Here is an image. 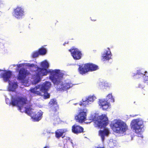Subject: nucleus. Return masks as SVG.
I'll return each instance as SVG.
<instances>
[{
  "label": "nucleus",
  "instance_id": "3",
  "mask_svg": "<svg viewBox=\"0 0 148 148\" xmlns=\"http://www.w3.org/2000/svg\"><path fill=\"white\" fill-rule=\"evenodd\" d=\"M51 84L49 82H46L41 85H38L31 89L32 93L41 96H43L45 99H48L50 97V94L47 92Z\"/></svg>",
  "mask_w": 148,
  "mask_h": 148
},
{
  "label": "nucleus",
  "instance_id": "15",
  "mask_svg": "<svg viewBox=\"0 0 148 148\" xmlns=\"http://www.w3.org/2000/svg\"><path fill=\"white\" fill-rule=\"evenodd\" d=\"M109 133V131L107 129H105L104 130H100L99 131V135L101 136L103 141L104 139L105 136H108Z\"/></svg>",
  "mask_w": 148,
  "mask_h": 148
},
{
  "label": "nucleus",
  "instance_id": "16",
  "mask_svg": "<svg viewBox=\"0 0 148 148\" xmlns=\"http://www.w3.org/2000/svg\"><path fill=\"white\" fill-rule=\"evenodd\" d=\"M66 131V130L64 129H58L55 132V136L57 138L59 139Z\"/></svg>",
  "mask_w": 148,
  "mask_h": 148
},
{
  "label": "nucleus",
  "instance_id": "23",
  "mask_svg": "<svg viewBox=\"0 0 148 148\" xmlns=\"http://www.w3.org/2000/svg\"><path fill=\"white\" fill-rule=\"evenodd\" d=\"M38 52L40 55H45L46 53L47 50L45 48L42 47L39 49Z\"/></svg>",
  "mask_w": 148,
  "mask_h": 148
},
{
  "label": "nucleus",
  "instance_id": "7",
  "mask_svg": "<svg viewBox=\"0 0 148 148\" xmlns=\"http://www.w3.org/2000/svg\"><path fill=\"white\" fill-rule=\"evenodd\" d=\"M27 99L23 97H18L14 99L11 101L12 105L13 106L16 105L19 108V110L21 112L22 108L23 106L26 103Z\"/></svg>",
  "mask_w": 148,
  "mask_h": 148
},
{
  "label": "nucleus",
  "instance_id": "31",
  "mask_svg": "<svg viewBox=\"0 0 148 148\" xmlns=\"http://www.w3.org/2000/svg\"><path fill=\"white\" fill-rule=\"evenodd\" d=\"M68 43V42H67V43L64 42V43L63 44V45H64L66 44H67Z\"/></svg>",
  "mask_w": 148,
  "mask_h": 148
},
{
  "label": "nucleus",
  "instance_id": "4",
  "mask_svg": "<svg viewBox=\"0 0 148 148\" xmlns=\"http://www.w3.org/2000/svg\"><path fill=\"white\" fill-rule=\"evenodd\" d=\"M98 69L97 65L89 63L79 65L77 70L79 74L83 75H85L88 72L94 71Z\"/></svg>",
  "mask_w": 148,
  "mask_h": 148
},
{
  "label": "nucleus",
  "instance_id": "19",
  "mask_svg": "<svg viewBox=\"0 0 148 148\" xmlns=\"http://www.w3.org/2000/svg\"><path fill=\"white\" fill-rule=\"evenodd\" d=\"M141 72L139 71H138L137 73L136 74L138 75H144L145 76V77L144 79V82L145 83H147L148 85V72L147 73V71H145L144 72L143 71H141Z\"/></svg>",
  "mask_w": 148,
  "mask_h": 148
},
{
  "label": "nucleus",
  "instance_id": "6",
  "mask_svg": "<svg viewBox=\"0 0 148 148\" xmlns=\"http://www.w3.org/2000/svg\"><path fill=\"white\" fill-rule=\"evenodd\" d=\"M131 127L136 133H139L142 131L143 127V123L137 119L133 120L131 123Z\"/></svg>",
  "mask_w": 148,
  "mask_h": 148
},
{
  "label": "nucleus",
  "instance_id": "30",
  "mask_svg": "<svg viewBox=\"0 0 148 148\" xmlns=\"http://www.w3.org/2000/svg\"><path fill=\"white\" fill-rule=\"evenodd\" d=\"M96 148H105L104 147H97Z\"/></svg>",
  "mask_w": 148,
  "mask_h": 148
},
{
  "label": "nucleus",
  "instance_id": "1",
  "mask_svg": "<svg viewBox=\"0 0 148 148\" xmlns=\"http://www.w3.org/2000/svg\"><path fill=\"white\" fill-rule=\"evenodd\" d=\"M40 66L42 68L37 67L36 73L32 76L33 84H36L40 81V76L46 75L49 73L50 74L49 79L55 85L61 84V80L63 78L64 74L61 72L60 70H49L48 71L47 69L49 67V65L46 60L41 63Z\"/></svg>",
  "mask_w": 148,
  "mask_h": 148
},
{
  "label": "nucleus",
  "instance_id": "10",
  "mask_svg": "<svg viewBox=\"0 0 148 148\" xmlns=\"http://www.w3.org/2000/svg\"><path fill=\"white\" fill-rule=\"evenodd\" d=\"M74 59L78 60L81 58L82 54L81 52L77 48H71L69 50Z\"/></svg>",
  "mask_w": 148,
  "mask_h": 148
},
{
  "label": "nucleus",
  "instance_id": "21",
  "mask_svg": "<svg viewBox=\"0 0 148 148\" xmlns=\"http://www.w3.org/2000/svg\"><path fill=\"white\" fill-rule=\"evenodd\" d=\"M88 101L85 98V99H82V101L80 102L79 105L80 106L83 107H86L87 105H88Z\"/></svg>",
  "mask_w": 148,
  "mask_h": 148
},
{
  "label": "nucleus",
  "instance_id": "18",
  "mask_svg": "<svg viewBox=\"0 0 148 148\" xmlns=\"http://www.w3.org/2000/svg\"><path fill=\"white\" fill-rule=\"evenodd\" d=\"M59 108V107L58 105L50 107V111L51 114L53 116L58 114V111Z\"/></svg>",
  "mask_w": 148,
  "mask_h": 148
},
{
  "label": "nucleus",
  "instance_id": "12",
  "mask_svg": "<svg viewBox=\"0 0 148 148\" xmlns=\"http://www.w3.org/2000/svg\"><path fill=\"white\" fill-rule=\"evenodd\" d=\"M99 104L104 110H106L110 106L109 103L107 101L104 99H100Z\"/></svg>",
  "mask_w": 148,
  "mask_h": 148
},
{
  "label": "nucleus",
  "instance_id": "17",
  "mask_svg": "<svg viewBox=\"0 0 148 148\" xmlns=\"http://www.w3.org/2000/svg\"><path fill=\"white\" fill-rule=\"evenodd\" d=\"M18 87L17 82H11L9 83L8 90L9 91H14Z\"/></svg>",
  "mask_w": 148,
  "mask_h": 148
},
{
  "label": "nucleus",
  "instance_id": "13",
  "mask_svg": "<svg viewBox=\"0 0 148 148\" xmlns=\"http://www.w3.org/2000/svg\"><path fill=\"white\" fill-rule=\"evenodd\" d=\"M111 53L109 48H108L107 50H105L102 56V60L103 61L108 60L111 58Z\"/></svg>",
  "mask_w": 148,
  "mask_h": 148
},
{
  "label": "nucleus",
  "instance_id": "29",
  "mask_svg": "<svg viewBox=\"0 0 148 148\" xmlns=\"http://www.w3.org/2000/svg\"><path fill=\"white\" fill-rule=\"evenodd\" d=\"M22 66V64H20L18 65V67H21Z\"/></svg>",
  "mask_w": 148,
  "mask_h": 148
},
{
  "label": "nucleus",
  "instance_id": "11",
  "mask_svg": "<svg viewBox=\"0 0 148 148\" xmlns=\"http://www.w3.org/2000/svg\"><path fill=\"white\" fill-rule=\"evenodd\" d=\"M72 132L76 134H78L84 132V128L81 126L75 124L72 127Z\"/></svg>",
  "mask_w": 148,
  "mask_h": 148
},
{
  "label": "nucleus",
  "instance_id": "24",
  "mask_svg": "<svg viewBox=\"0 0 148 148\" xmlns=\"http://www.w3.org/2000/svg\"><path fill=\"white\" fill-rule=\"evenodd\" d=\"M25 110L24 111L25 113L27 114L28 115L31 116L32 115V108H29L25 107Z\"/></svg>",
  "mask_w": 148,
  "mask_h": 148
},
{
  "label": "nucleus",
  "instance_id": "25",
  "mask_svg": "<svg viewBox=\"0 0 148 148\" xmlns=\"http://www.w3.org/2000/svg\"><path fill=\"white\" fill-rule=\"evenodd\" d=\"M107 99L108 100H110V101L112 102H114V99L112 95V93L109 94L108 95H107Z\"/></svg>",
  "mask_w": 148,
  "mask_h": 148
},
{
  "label": "nucleus",
  "instance_id": "2",
  "mask_svg": "<svg viewBox=\"0 0 148 148\" xmlns=\"http://www.w3.org/2000/svg\"><path fill=\"white\" fill-rule=\"evenodd\" d=\"M87 112L88 110L86 108L80 109L78 113L75 116V120L80 123H82L87 120L89 121L88 123H90L95 121L96 127L100 129L105 128L108 124V118L106 115L102 114L98 116L96 119L95 116L91 115L87 119Z\"/></svg>",
  "mask_w": 148,
  "mask_h": 148
},
{
  "label": "nucleus",
  "instance_id": "14",
  "mask_svg": "<svg viewBox=\"0 0 148 148\" xmlns=\"http://www.w3.org/2000/svg\"><path fill=\"white\" fill-rule=\"evenodd\" d=\"M12 75V73L10 71H8L2 73L1 76L5 82L9 80Z\"/></svg>",
  "mask_w": 148,
  "mask_h": 148
},
{
  "label": "nucleus",
  "instance_id": "22",
  "mask_svg": "<svg viewBox=\"0 0 148 148\" xmlns=\"http://www.w3.org/2000/svg\"><path fill=\"white\" fill-rule=\"evenodd\" d=\"M49 105L50 107H51V106L53 107L54 106L58 105L57 104V102L56 100L54 99H51L49 103Z\"/></svg>",
  "mask_w": 148,
  "mask_h": 148
},
{
  "label": "nucleus",
  "instance_id": "9",
  "mask_svg": "<svg viewBox=\"0 0 148 148\" xmlns=\"http://www.w3.org/2000/svg\"><path fill=\"white\" fill-rule=\"evenodd\" d=\"M30 75V73L25 68H21L19 71L17 79L18 80H21L22 83H24L27 76Z\"/></svg>",
  "mask_w": 148,
  "mask_h": 148
},
{
  "label": "nucleus",
  "instance_id": "26",
  "mask_svg": "<svg viewBox=\"0 0 148 148\" xmlns=\"http://www.w3.org/2000/svg\"><path fill=\"white\" fill-rule=\"evenodd\" d=\"M39 54L38 51L35 52L33 53L32 55V57L33 58H35L37 57Z\"/></svg>",
  "mask_w": 148,
  "mask_h": 148
},
{
  "label": "nucleus",
  "instance_id": "28",
  "mask_svg": "<svg viewBox=\"0 0 148 148\" xmlns=\"http://www.w3.org/2000/svg\"><path fill=\"white\" fill-rule=\"evenodd\" d=\"M25 66L29 68H33L35 66V64H30L27 63L26 64Z\"/></svg>",
  "mask_w": 148,
  "mask_h": 148
},
{
  "label": "nucleus",
  "instance_id": "5",
  "mask_svg": "<svg viewBox=\"0 0 148 148\" xmlns=\"http://www.w3.org/2000/svg\"><path fill=\"white\" fill-rule=\"evenodd\" d=\"M113 131L116 133L123 134L128 130L126 124L120 120H118L113 123L111 126Z\"/></svg>",
  "mask_w": 148,
  "mask_h": 148
},
{
  "label": "nucleus",
  "instance_id": "27",
  "mask_svg": "<svg viewBox=\"0 0 148 148\" xmlns=\"http://www.w3.org/2000/svg\"><path fill=\"white\" fill-rule=\"evenodd\" d=\"M86 99H87L88 102L89 103L90 102H93V98L92 96H89L88 98H86Z\"/></svg>",
  "mask_w": 148,
  "mask_h": 148
},
{
  "label": "nucleus",
  "instance_id": "8",
  "mask_svg": "<svg viewBox=\"0 0 148 148\" xmlns=\"http://www.w3.org/2000/svg\"><path fill=\"white\" fill-rule=\"evenodd\" d=\"M12 14L17 19H20L24 15V9L22 6L18 5L14 9Z\"/></svg>",
  "mask_w": 148,
  "mask_h": 148
},
{
  "label": "nucleus",
  "instance_id": "20",
  "mask_svg": "<svg viewBox=\"0 0 148 148\" xmlns=\"http://www.w3.org/2000/svg\"><path fill=\"white\" fill-rule=\"evenodd\" d=\"M42 115V114L41 112H38L33 116L32 118L35 121H38L41 119Z\"/></svg>",
  "mask_w": 148,
  "mask_h": 148
}]
</instances>
